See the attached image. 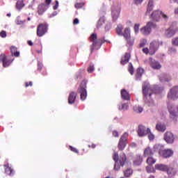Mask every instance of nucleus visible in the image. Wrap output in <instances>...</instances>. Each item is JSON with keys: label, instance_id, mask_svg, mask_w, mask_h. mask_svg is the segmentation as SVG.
Listing matches in <instances>:
<instances>
[{"label": "nucleus", "instance_id": "nucleus-1", "mask_svg": "<svg viewBox=\"0 0 178 178\" xmlns=\"http://www.w3.org/2000/svg\"><path fill=\"white\" fill-rule=\"evenodd\" d=\"M142 90L145 104L147 105V106H155L154 100L151 99V95L154 94V92L151 89V86L149 85V83L145 81L143 84Z\"/></svg>", "mask_w": 178, "mask_h": 178}, {"label": "nucleus", "instance_id": "nucleus-2", "mask_svg": "<svg viewBox=\"0 0 178 178\" xmlns=\"http://www.w3.org/2000/svg\"><path fill=\"white\" fill-rule=\"evenodd\" d=\"M154 151H159V155L163 156V158H170L173 155L172 150L163 149V145H155L154 146Z\"/></svg>", "mask_w": 178, "mask_h": 178}, {"label": "nucleus", "instance_id": "nucleus-3", "mask_svg": "<svg viewBox=\"0 0 178 178\" xmlns=\"http://www.w3.org/2000/svg\"><path fill=\"white\" fill-rule=\"evenodd\" d=\"M90 41L92 42V45L90 46V52L92 54V51L95 49H99L101 48L104 42L101 39H97V33H92L90 37Z\"/></svg>", "mask_w": 178, "mask_h": 178}, {"label": "nucleus", "instance_id": "nucleus-4", "mask_svg": "<svg viewBox=\"0 0 178 178\" xmlns=\"http://www.w3.org/2000/svg\"><path fill=\"white\" fill-rule=\"evenodd\" d=\"M87 81L83 80L81 83L80 86L77 90V93L80 94V98L81 101H86L87 98Z\"/></svg>", "mask_w": 178, "mask_h": 178}, {"label": "nucleus", "instance_id": "nucleus-5", "mask_svg": "<svg viewBox=\"0 0 178 178\" xmlns=\"http://www.w3.org/2000/svg\"><path fill=\"white\" fill-rule=\"evenodd\" d=\"M152 29H156V24L149 22L145 26L140 29V31L143 35H148V34L151 33Z\"/></svg>", "mask_w": 178, "mask_h": 178}, {"label": "nucleus", "instance_id": "nucleus-6", "mask_svg": "<svg viewBox=\"0 0 178 178\" xmlns=\"http://www.w3.org/2000/svg\"><path fill=\"white\" fill-rule=\"evenodd\" d=\"M129 137V134L125 132L120 138L119 143H118V149L120 151H123L124 148H126V145H127V138Z\"/></svg>", "mask_w": 178, "mask_h": 178}, {"label": "nucleus", "instance_id": "nucleus-7", "mask_svg": "<svg viewBox=\"0 0 178 178\" xmlns=\"http://www.w3.org/2000/svg\"><path fill=\"white\" fill-rule=\"evenodd\" d=\"M161 16L165 20H168V15L163 14L161 10H154L151 15V19L153 22H159Z\"/></svg>", "mask_w": 178, "mask_h": 178}, {"label": "nucleus", "instance_id": "nucleus-8", "mask_svg": "<svg viewBox=\"0 0 178 178\" xmlns=\"http://www.w3.org/2000/svg\"><path fill=\"white\" fill-rule=\"evenodd\" d=\"M48 31V24H40L37 28L38 37H42Z\"/></svg>", "mask_w": 178, "mask_h": 178}, {"label": "nucleus", "instance_id": "nucleus-9", "mask_svg": "<svg viewBox=\"0 0 178 178\" xmlns=\"http://www.w3.org/2000/svg\"><path fill=\"white\" fill-rule=\"evenodd\" d=\"M168 99H177L178 98V86L172 87L168 94Z\"/></svg>", "mask_w": 178, "mask_h": 178}, {"label": "nucleus", "instance_id": "nucleus-10", "mask_svg": "<svg viewBox=\"0 0 178 178\" xmlns=\"http://www.w3.org/2000/svg\"><path fill=\"white\" fill-rule=\"evenodd\" d=\"M151 129L145 127L144 125H139L138 129V135L139 137H145L148 133H150Z\"/></svg>", "mask_w": 178, "mask_h": 178}, {"label": "nucleus", "instance_id": "nucleus-11", "mask_svg": "<svg viewBox=\"0 0 178 178\" xmlns=\"http://www.w3.org/2000/svg\"><path fill=\"white\" fill-rule=\"evenodd\" d=\"M163 138L167 144H173V143H175V135L170 131L165 132Z\"/></svg>", "mask_w": 178, "mask_h": 178}, {"label": "nucleus", "instance_id": "nucleus-12", "mask_svg": "<svg viewBox=\"0 0 178 178\" xmlns=\"http://www.w3.org/2000/svg\"><path fill=\"white\" fill-rule=\"evenodd\" d=\"M120 13V7H119V6H113L112 8L111 16L113 17V22H116V20H118V17H119Z\"/></svg>", "mask_w": 178, "mask_h": 178}, {"label": "nucleus", "instance_id": "nucleus-13", "mask_svg": "<svg viewBox=\"0 0 178 178\" xmlns=\"http://www.w3.org/2000/svg\"><path fill=\"white\" fill-rule=\"evenodd\" d=\"M149 65L151 67L155 70H159V69L162 67V65H161L159 62L152 58H149Z\"/></svg>", "mask_w": 178, "mask_h": 178}, {"label": "nucleus", "instance_id": "nucleus-14", "mask_svg": "<svg viewBox=\"0 0 178 178\" xmlns=\"http://www.w3.org/2000/svg\"><path fill=\"white\" fill-rule=\"evenodd\" d=\"M159 80L161 83H169L172 80V76L169 74L163 73L159 76Z\"/></svg>", "mask_w": 178, "mask_h": 178}, {"label": "nucleus", "instance_id": "nucleus-15", "mask_svg": "<svg viewBox=\"0 0 178 178\" xmlns=\"http://www.w3.org/2000/svg\"><path fill=\"white\" fill-rule=\"evenodd\" d=\"M48 8H49V6L45 5V3L40 4L38 7V15H42L44 12H46L48 10Z\"/></svg>", "mask_w": 178, "mask_h": 178}, {"label": "nucleus", "instance_id": "nucleus-16", "mask_svg": "<svg viewBox=\"0 0 178 178\" xmlns=\"http://www.w3.org/2000/svg\"><path fill=\"white\" fill-rule=\"evenodd\" d=\"M0 62H3V67H8V66H10L11 63L10 60L6 58V56H5V54L0 55Z\"/></svg>", "mask_w": 178, "mask_h": 178}, {"label": "nucleus", "instance_id": "nucleus-17", "mask_svg": "<svg viewBox=\"0 0 178 178\" xmlns=\"http://www.w3.org/2000/svg\"><path fill=\"white\" fill-rule=\"evenodd\" d=\"M76 97H77V94H76V92H70L68 97V104H70V105L74 104V101H76Z\"/></svg>", "mask_w": 178, "mask_h": 178}, {"label": "nucleus", "instance_id": "nucleus-18", "mask_svg": "<svg viewBox=\"0 0 178 178\" xmlns=\"http://www.w3.org/2000/svg\"><path fill=\"white\" fill-rule=\"evenodd\" d=\"M166 172L169 177H173V176L177 173V170L176 168L168 166Z\"/></svg>", "mask_w": 178, "mask_h": 178}, {"label": "nucleus", "instance_id": "nucleus-19", "mask_svg": "<svg viewBox=\"0 0 178 178\" xmlns=\"http://www.w3.org/2000/svg\"><path fill=\"white\" fill-rule=\"evenodd\" d=\"M131 57V56L130 55V53H126L124 57L121 58V61H120L121 65H126V63H129V60H130Z\"/></svg>", "mask_w": 178, "mask_h": 178}, {"label": "nucleus", "instance_id": "nucleus-20", "mask_svg": "<svg viewBox=\"0 0 178 178\" xmlns=\"http://www.w3.org/2000/svg\"><path fill=\"white\" fill-rule=\"evenodd\" d=\"M121 97L124 101H130V96L126 89L121 90Z\"/></svg>", "mask_w": 178, "mask_h": 178}, {"label": "nucleus", "instance_id": "nucleus-21", "mask_svg": "<svg viewBox=\"0 0 178 178\" xmlns=\"http://www.w3.org/2000/svg\"><path fill=\"white\" fill-rule=\"evenodd\" d=\"M176 33V30H175L172 26H170L168 29L165 31V35L166 37L170 38L173 37L175 34Z\"/></svg>", "mask_w": 178, "mask_h": 178}, {"label": "nucleus", "instance_id": "nucleus-22", "mask_svg": "<svg viewBox=\"0 0 178 178\" xmlns=\"http://www.w3.org/2000/svg\"><path fill=\"white\" fill-rule=\"evenodd\" d=\"M113 161H115L114 170H119L120 169V167L118 166V168H116V164L118 163V162H119V155L117 152H114L113 155Z\"/></svg>", "mask_w": 178, "mask_h": 178}, {"label": "nucleus", "instance_id": "nucleus-23", "mask_svg": "<svg viewBox=\"0 0 178 178\" xmlns=\"http://www.w3.org/2000/svg\"><path fill=\"white\" fill-rule=\"evenodd\" d=\"M155 169H156V170H161V172H166V170H168V165L165 164H156Z\"/></svg>", "mask_w": 178, "mask_h": 178}, {"label": "nucleus", "instance_id": "nucleus-24", "mask_svg": "<svg viewBox=\"0 0 178 178\" xmlns=\"http://www.w3.org/2000/svg\"><path fill=\"white\" fill-rule=\"evenodd\" d=\"M10 52H11V54L13 55V56H15L16 58H19V56H20V52L17 51V47L11 46Z\"/></svg>", "mask_w": 178, "mask_h": 178}, {"label": "nucleus", "instance_id": "nucleus-25", "mask_svg": "<svg viewBox=\"0 0 178 178\" xmlns=\"http://www.w3.org/2000/svg\"><path fill=\"white\" fill-rule=\"evenodd\" d=\"M156 129L158 131H161V133H163V131H165V130H166V125H165V124L159 122L156 125Z\"/></svg>", "mask_w": 178, "mask_h": 178}, {"label": "nucleus", "instance_id": "nucleus-26", "mask_svg": "<svg viewBox=\"0 0 178 178\" xmlns=\"http://www.w3.org/2000/svg\"><path fill=\"white\" fill-rule=\"evenodd\" d=\"M141 163H143V157L137 154L135 160L134 161V165H135L136 166H140Z\"/></svg>", "mask_w": 178, "mask_h": 178}, {"label": "nucleus", "instance_id": "nucleus-27", "mask_svg": "<svg viewBox=\"0 0 178 178\" xmlns=\"http://www.w3.org/2000/svg\"><path fill=\"white\" fill-rule=\"evenodd\" d=\"M143 73H144V69L142 67H138L137 69V73L136 75V80H141V77H143Z\"/></svg>", "mask_w": 178, "mask_h": 178}, {"label": "nucleus", "instance_id": "nucleus-28", "mask_svg": "<svg viewBox=\"0 0 178 178\" xmlns=\"http://www.w3.org/2000/svg\"><path fill=\"white\" fill-rule=\"evenodd\" d=\"M4 167L6 168L5 172L9 176H13L15 172H13V169L9 167V164H5Z\"/></svg>", "mask_w": 178, "mask_h": 178}, {"label": "nucleus", "instance_id": "nucleus-29", "mask_svg": "<svg viewBox=\"0 0 178 178\" xmlns=\"http://www.w3.org/2000/svg\"><path fill=\"white\" fill-rule=\"evenodd\" d=\"M158 43L156 42H151L150 43V47H149V49L151 51V52H152L153 54H155V52H156V51H158Z\"/></svg>", "mask_w": 178, "mask_h": 178}, {"label": "nucleus", "instance_id": "nucleus-30", "mask_svg": "<svg viewBox=\"0 0 178 178\" xmlns=\"http://www.w3.org/2000/svg\"><path fill=\"white\" fill-rule=\"evenodd\" d=\"M15 6L17 10H22V9L24 8V1H23V0H18Z\"/></svg>", "mask_w": 178, "mask_h": 178}, {"label": "nucleus", "instance_id": "nucleus-31", "mask_svg": "<svg viewBox=\"0 0 178 178\" xmlns=\"http://www.w3.org/2000/svg\"><path fill=\"white\" fill-rule=\"evenodd\" d=\"M153 9H154V1L152 0H150L147 4V10L146 12V15H148V13L152 11Z\"/></svg>", "mask_w": 178, "mask_h": 178}, {"label": "nucleus", "instance_id": "nucleus-32", "mask_svg": "<svg viewBox=\"0 0 178 178\" xmlns=\"http://www.w3.org/2000/svg\"><path fill=\"white\" fill-rule=\"evenodd\" d=\"M119 111H127L129 109V105L127 103H121L118 105Z\"/></svg>", "mask_w": 178, "mask_h": 178}, {"label": "nucleus", "instance_id": "nucleus-33", "mask_svg": "<svg viewBox=\"0 0 178 178\" xmlns=\"http://www.w3.org/2000/svg\"><path fill=\"white\" fill-rule=\"evenodd\" d=\"M127 158H126V154H122L120 155V166H124V164L126 163V161H127Z\"/></svg>", "mask_w": 178, "mask_h": 178}, {"label": "nucleus", "instance_id": "nucleus-34", "mask_svg": "<svg viewBox=\"0 0 178 178\" xmlns=\"http://www.w3.org/2000/svg\"><path fill=\"white\" fill-rule=\"evenodd\" d=\"M105 17H101L97 22V29H101V27H102V24L105 23Z\"/></svg>", "mask_w": 178, "mask_h": 178}, {"label": "nucleus", "instance_id": "nucleus-35", "mask_svg": "<svg viewBox=\"0 0 178 178\" xmlns=\"http://www.w3.org/2000/svg\"><path fill=\"white\" fill-rule=\"evenodd\" d=\"M144 155L145 156H148V155H154V152H152V149H151V147H147L144 151Z\"/></svg>", "mask_w": 178, "mask_h": 178}, {"label": "nucleus", "instance_id": "nucleus-36", "mask_svg": "<svg viewBox=\"0 0 178 178\" xmlns=\"http://www.w3.org/2000/svg\"><path fill=\"white\" fill-rule=\"evenodd\" d=\"M116 33L118 35H123V26L122 24L117 26Z\"/></svg>", "mask_w": 178, "mask_h": 178}, {"label": "nucleus", "instance_id": "nucleus-37", "mask_svg": "<svg viewBox=\"0 0 178 178\" xmlns=\"http://www.w3.org/2000/svg\"><path fill=\"white\" fill-rule=\"evenodd\" d=\"M123 35V37L125 39L130 38V29L126 28L124 29V33H122V35Z\"/></svg>", "mask_w": 178, "mask_h": 178}, {"label": "nucleus", "instance_id": "nucleus-38", "mask_svg": "<svg viewBox=\"0 0 178 178\" xmlns=\"http://www.w3.org/2000/svg\"><path fill=\"white\" fill-rule=\"evenodd\" d=\"M134 111L136 113H141L143 111V108L140 106L136 105L135 106H134Z\"/></svg>", "mask_w": 178, "mask_h": 178}, {"label": "nucleus", "instance_id": "nucleus-39", "mask_svg": "<svg viewBox=\"0 0 178 178\" xmlns=\"http://www.w3.org/2000/svg\"><path fill=\"white\" fill-rule=\"evenodd\" d=\"M125 177H130L133 175V170L128 168L124 172Z\"/></svg>", "mask_w": 178, "mask_h": 178}, {"label": "nucleus", "instance_id": "nucleus-40", "mask_svg": "<svg viewBox=\"0 0 178 178\" xmlns=\"http://www.w3.org/2000/svg\"><path fill=\"white\" fill-rule=\"evenodd\" d=\"M155 162H156V160L152 156L148 157L147 159V163H148V165H154Z\"/></svg>", "mask_w": 178, "mask_h": 178}, {"label": "nucleus", "instance_id": "nucleus-41", "mask_svg": "<svg viewBox=\"0 0 178 178\" xmlns=\"http://www.w3.org/2000/svg\"><path fill=\"white\" fill-rule=\"evenodd\" d=\"M146 170L147 173H154V172H155V169L154 168L152 165H149V166H147Z\"/></svg>", "mask_w": 178, "mask_h": 178}, {"label": "nucleus", "instance_id": "nucleus-42", "mask_svg": "<svg viewBox=\"0 0 178 178\" xmlns=\"http://www.w3.org/2000/svg\"><path fill=\"white\" fill-rule=\"evenodd\" d=\"M26 22V20H21L20 19V16L17 17L16 19H15V23L17 25H20V24H24Z\"/></svg>", "mask_w": 178, "mask_h": 178}, {"label": "nucleus", "instance_id": "nucleus-43", "mask_svg": "<svg viewBox=\"0 0 178 178\" xmlns=\"http://www.w3.org/2000/svg\"><path fill=\"white\" fill-rule=\"evenodd\" d=\"M128 70L130 74L131 75L134 74V67H133V64H131V63H129Z\"/></svg>", "mask_w": 178, "mask_h": 178}, {"label": "nucleus", "instance_id": "nucleus-44", "mask_svg": "<svg viewBox=\"0 0 178 178\" xmlns=\"http://www.w3.org/2000/svg\"><path fill=\"white\" fill-rule=\"evenodd\" d=\"M125 40H127L128 45H129L130 47H131V45H133V44H134V39L131 38V37H129Z\"/></svg>", "mask_w": 178, "mask_h": 178}, {"label": "nucleus", "instance_id": "nucleus-45", "mask_svg": "<svg viewBox=\"0 0 178 178\" xmlns=\"http://www.w3.org/2000/svg\"><path fill=\"white\" fill-rule=\"evenodd\" d=\"M83 6H84V3H76L75 4L76 9H81Z\"/></svg>", "mask_w": 178, "mask_h": 178}, {"label": "nucleus", "instance_id": "nucleus-46", "mask_svg": "<svg viewBox=\"0 0 178 178\" xmlns=\"http://www.w3.org/2000/svg\"><path fill=\"white\" fill-rule=\"evenodd\" d=\"M111 22H107L104 27L105 31H109V30H111Z\"/></svg>", "mask_w": 178, "mask_h": 178}, {"label": "nucleus", "instance_id": "nucleus-47", "mask_svg": "<svg viewBox=\"0 0 178 178\" xmlns=\"http://www.w3.org/2000/svg\"><path fill=\"white\" fill-rule=\"evenodd\" d=\"M95 70V68L94 67V65L91 64L88 68V73H92Z\"/></svg>", "mask_w": 178, "mask_h": 178}, {"label": "nucleus", "instance_id": "nucleus-48", "mask_svg": "<svg viewBox=\"0 0 178 178\" xmlns=\"http://www.w3.org/2000/svg\"><path fill=\"white\" fill-rule=\"evenodd\" d=\"M140 30V24H136L134 25V31L136 34L138 33V31Z\"/></svg>", "mask_w": 178, "mask_h": 178}, {"label": "nucleus", "instance_id": "nucleus-49", "mask_svg": "<svg viewBox=\"0 0 178 178\" xmlns=\"http://www.w3.org/2000/svg\"><path fill=\"white\" fill-rule=\"evenodd\" d=\"M168 51L170 52V54H176V52H177L175 47H169Z\"/></svg>", "mask_w": 178, "mask_h": 178}, {"label": "nucleus", "instance_id": "nucleus-50", "mask_svg": "<svg viewBox=\"0 0 178 178\" xmlns=\"http://www.w3.org/2000/svg\"><path fill=\"white\" fill-rule=\"evenodd\" d=\"M7 33H6V31H1L0 32V37H1V38H6V36H7Z\"/></svg>", "mask_w": 178, "mask_h": 178}, {"label": "nucleus", "instance_id": "nucleus-51", "mask_svg": "<svg viewBox=\"0 0 178 178\" xmlns=\"http://www.w3.org/2000/svg\"><path fill=\"white\" fill-rule=\"evenodd\" d=\"M147 134H148V138H149V140L150 141H152V140H154V138H155V136H154V135L152 134V133H151V131H150V132H149Z\"/></svg>", "mask_w": 178, "mask_h": 178}, {"label": "nucleus", "instance_id": "nucleus-52", "mask_svg": "<svg viewBox=\"0 0 178 178\" xmlns=\"http://www.w3.org/2000/svg\"><path fill=\"white\" fill-rule=\"evenodd\" d=\"M173 45L178 47V38H175L172 40Z\"/></svg>", "mask_w": 178, "mask_h": 178}, {"label": "nucleus", "instance_id": "nucleus-53", "mask_svg": "<svg viewBox=\"0 0 178 178\" xmlns=\"http://www.w3.org/2000/svg\"><path fill=\"white\" fill-rule=\"evenodd\" d=\"M59 8V1L58 0H56V4L54 6H53L54 10H56Z\"/></svg>", "mask_w": 178, "mask_h": 178}, {"label": "nucleus", "instance_id": "nucleus-54", "mask_svg": "<svg viewBox=\"0 0 178 178\" xmlns=\"http://www.w3.org/2000/svg\"><path fill=\"white\" fill-rule=\"evenodd\" d=\"M70 149H71V151H72V152H75V154H79V150H77V149L73 147L72 146H70Z\"/></svg>", "mask_w": 178, "mask_h": 178}, {"label": "nucleus", "instance_id": "nucleus-55", "mask_svg": "<svg viewBox=\"0 0 178 178\" xmlns=\"http://www.w3.org/2000/svg\"><path fill=\"white\" fill-rule=\"evenodd\" d=\"M56 15H58V12L54 11V12H53V13L49 15V19H51L52 17H54V16H56Z\"/></svg>", "mask_w": 178, "mask_h": 178}, {"label": "nucleus", "instance_id": "nucleus-56", "mask_svg": "<svg viewBox=\"0 0 178 178\" xmlns=\"http://www.w3.org/2000/svg\"><path fill=\"white\" fill-rule=\"evenodd\" d=\"M42 69V63H40V61L38 62V70H41Z\"/></svg>", "mask_w": 178, "mask_h": 178}, {"label": "nucleus", "instance_id": "nucleus-57", "mask_svg": "<svg viewBox=\"0 0 178 178\" xmlns=\"http://www.w3.org/2000/svg\"><path fill=\"white\" fill-rule=\"evenodd\" d=\"M46 6H49L51 5V2H52V0H44Z\"/></svg>", "mask_w": 178, "mask_h": 178}, {"label": "nucleus", "instance_id": "nucleus-58", "mask_svg": "<svg viewBox=\"0 0 178 178\" xmlns=\"http://www.w3.org/2000/svg\"><path fill=\"white\" fill-rule=\"evenodd\" d=\"M113 137H119V132H118V131H113Z\"/></svg>", "mask_w": 178, "mask_h": 178}, {"label": "nucleus", "instance_id": "nucleus-59", "mask_svg": "<svg viewBox=\"0 0 178 178\" xmlns=\"http://www.w3.org/2000/svg\"><path fill=\"white\" fill-rule=\"evenodd\" d=\"M144 0H134L136 5H140Z\"/></svg>", "mask_w": 178, "mask_h": 178}, {"label": "nucleus", "instance_id": "nucleus-60", "mask_svg": "<svg viewBox=\"0 0 178 178\" xmlns=\"http://www.w3.org/2000/svg\"><path fill=\"white\" fill-rule=\"evenodd\" d=\"M29 86H30V87H31L33 86V82H31V81H29V83L26 82L25 87H29Z\"/></svg>", "mask_w": 178, "mask_h": 178}, {"label": "nucleus", "instance_id": "nucleus-61", "mask_svg": "<svg viewBox=\"0 0 178 178\" xmlns=\"http://www.w3.org/2000/svg\"><path fill=\"white\" fill-rule=\"evenodd\" d=\"M139 47L140 48H143V47H145V41L140 42Z\"/></svg>", "mask_w": 178, "mask_h": 178}, {"label": "nucleus", "instance_id": "nucleus-62", "mask_svg": "<svg viewBox=\"0 0 178 178\" xmlns=\"http://www.w3.org/2000/svg\"><path fill=\"white\" fill-rule=\"evenodd\" d=\"M73 24H79V19L77 18L74 19Z\"/></svg>", "mask_w": 178, "mask_h": 178}, {"label": "nucleus", "instance_id": "nucleus-63", "mask_svg": "<svg viewBox=\"0 0 178 178\" xmlns=\"http://www.w3.org/2000/svg\"><path fill=\"white\" fill-rule=\"evenodd\" d=\"M143 51L145 52V54H148V48H143Z\"/></svg>", "mask_w": 178, "mask_h": 178}, {"label": "nucleus", "instance_id": "nucleus-64", "mask_svg": "<svg viewBox=\"0 0 178 178\" xmlns=\"http://www.w3.org/2000/svg\"><path fill=\"white\" fill-rule=\"evenodd\" d=\"M28 44L30 47H33V42L31 40H29Z\"/></svg>", "mask_w": 178, "mask_h": 178}]
</instances>
